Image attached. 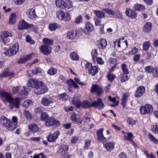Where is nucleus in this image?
<instances>
[{"mask_svg":"<svg viewBox=\"0 0 158 158\" xmlns=\"http://www.w3.org/2000/svg\"><path fill=\"white\" fill-rule=\"evenodd\" d=\"M104 10L108 14L112 16L115 15V12L112 9H105Z\"/></svg>","mask_w":158,"mask_h":158,"instance_id":"53","label":"nucleus"},{"mask_svg":"<svg viewBox=\"0 0 158 158\" xmlns=\"http://www.w3.org/2000/svg\"><path fill=\"white\" fill-rule=\"evenodd\" d=\"M78 140V137L74 136L72 137L71 139V143L72 144H75Z\"/></svg>","mask_w":158,"mask_h":158,"instance_id":"58","label":"nucleus"},{"mask_svg":"<svg viewBox=\"0 0 158 158\" xmlns=\"http://www.w3.org/2000/svg\"><path fill=\"white\" fill-rule=\"evenodd\" d=\"M104 105L102 99L100 98H98L97 101H94L92 103V107H94L98 109L104 108Z\"/></svg>","mask_w":158,"mask_h":158,"instance_id":"10","label":"nucleus"},{"mask_svg":"<svg viewBox=\"0 0 158 158\" xmlns=\"http://www.w3.org/2000/svg\"><path fill=\"white\" fill-rule=\"evenodd\" d=\"M148 136L151 141L155 143H157L158 142V140L156 139L151 134L149 133Z\"/></svg>","mask_w":158,"mask_h":158,"instance_id":"51","label":"nucleus"},{"mask_svg":"<svg viewBox=\"0 0 158 158\" xmlns=\"http://www.w3.org/2000/svg\"><path fill=\"white\" fill-rule=\"evenodd\" d=\"M39 81L33 79H31L28 80L27 84L29 86L33 88L35 87L36 85H38V82Z\"/></svg>","mask_w":158,"mask_h":158,"instance_id":"22","label":"nucleus"},{"mask_svg":"<svg viewBox=\"0 0 158 158\" xmlns=\"http://www.w3.org/2000/svg\"><path fill=\"white\" fill-rule=\"evenodd\" d=\"M151 23L149 22H147L144 25L143 30V31L146 32H149L151 30Z\"/></svg>","mask_w":158,"mask_h":158,"instance_id":"30","label":"nucleus"},{"mask_svg":"<svg viewBox=\"0 0 158 158\" xmlns=\"http://www.w3.org/2000/svg\"><path fill=\"white\" fill-rule=\"evenodd\" d=\"M32 104V102L31 100H27L23 103V106L25 108L27 107L30 105Z\"/></svg>","mask_w":158,"mask_h":158,"instance_id":"44","label":"nucleus"},{"mask_svg":"<svg viewBox=\"0 0 158 158\" xmlns=\"http://www.w3.org/2000/svg\"><path fill=\"white\" fill-rule=\"evenodd\" d=\"M103 129L101 128L96 132V134L98 140L103 142L106 141V139L104 137L103 135Z\"/></svg>","mask_w":158,"mask_h":158,"instance_id":"15","label":"nucleus"},{"mask_svg":"<svg viewBox=\"0 0 158 158\" xmlns=\"http://www.w3.org/2000/svg\"><path fill=\"white\" fill-rule=\"evenodd\" d=\"M118 158H127V156L125 153L122 152L119 154Z\"/></svg>","mask_w":158,"mask_h":158,"instance_id":"64","label":"nucleus"},{"mask_svg":"<svg viewBox=\"0 0 158 158\" xmlns=\"http://www.w3.org/2000/svg\"><path fill=\"white\" fill-rule=\"evenodd\" d=\"M12 123H11L12 126L13 127V130L16 128L17 126L18 119L15 116H13L12 118Z\"/></svg>","mask_w":158,"mask_h":158,"instance_id":"38","label":"nucleus"},{"mask_svg":"<svg viewBox=\"0 0 158 158\" xmlns=\"http://www.w3.org/2000/svg\"><path fill=\"white\" fill-rule=\"evenodd\" d=\"M43 42L44 44V45H46L47 46H50L52 45L53 40L45 38L43 40Z\"/></svg>","mask_w":158,"mask_h":158,"instance_id":"27","label":"nucleus"},{"mask_svg":"<svg viewBox=\"0 0 158 158\" xmlns=\"http://www.w3.org/2000/svg\"><path fill=\"white\" fill-rule=\"evenodd\" d=\"M70 56L71 58L74 60H78L79 59V56L77 53L75 52L71 53Z\"/></svg>","mask_w":158,"mask_h":158,"instance_id":"43","label":"nucleus"},{"mask_svg":"<svg viewBox=\"0 0 158 158\" xmlns=\"http://www.w3.org/2000/svg\"><path fill=\"white\" fill-rule=\"evenodd\" d=\"M85 68L88 71L89 73L92 76L95 75L98 71V68L96 66H93L90 63H87L85 64Z\"/></svg>","mask_w":158,"mask_h":158,"instance_id":"6","label":"nucleus"},{"mask_svg":"<svg viewBox=\"0 0 158 158\" xmlns=\"http://www.w3.org/2000/svg\"><path fill=\"white\" fill-rule=\"evenodd\" d=\"M99 44L100 46V48L102 49L105 48L107 45V42L106 40L104 39H101L98 41Z\"/></svg>","mask_w":158,"mask_h":158,"instance_id":"31","label":"nucleus"},{"mask_svg":"<svg viewBox=\"0 0 158 158\" xmlns=\"http://www.w3.org/2000/svg\"><path fill=\"white\" fill-rule=\"evenodd\" d=\"M127 122L129 124L132 125H135L137 123L136 121L134 120L131 118H128Z\"/></svg>","mask_w":158,"mask_h":158,"instance_id":"57","label":"nucleus"},{"mask_svg":"<svg viewBox=\"0 0 158 158\" xmlns=\"http://www.w3.org/2000/svg\"><path fill=\"white\" fill-rule=\"evenodd\" d=\"M57 72V69L53 67H51L48 71V73L51 76L55 75Z\"/></svg>","mask_w":158,"mask_h":158,"instance_id":"36","label":"nucleus"},{"mask_svg":"<svg viewBox=\"0 0 158 158\" xmlns=\"http://www.w3.org/2000/svg\"><path fill=\"white\" fill-rule=\"evenodd\" d=\"M105 146L107 150L110 151L114 148V143L113 142H110L106 143Z\"/></svg>","mask_w":158,"mask_h":158,"instance_id":"24","label":"nucleus"},{"mask_svg":"<svg viewBox=\"0 0 158 158\" xmlns=\"http://www.w3.org/2000/svg\"><path fill=\"white\" fill-rule=\"evenodd\" d=\"M26 40L27 42L31 44H34L35 43V41L32 40L31 37L29 35L26 37Z\"/></svg>","mask_w":158,"mask_h":158,"instance_id":"52","label":"nucleus"},{"mask_svg":"<svg viewBox=\"0 0 158 158\" xmlns=\"http://www.w3.org/2000/svg\"><path fill=\"white\" fill-rule=\"evenodd\" d=\"M40 52L44 55H48L51 53L52 48L46 45H42L40 48Z\"/></svg>","mask_w":158,"mask_h":158,"instance_id":"9","label":"nucleus"},{"mask_svg":"<svg viewBox=\"0 0 158 158\" xmlns=\"http://www.w3.org/2000/svg\"><path fill=\"white\" fill-rule=\"evenodd\" d=\"M49 29L51 31H55L56 29L60 27V26L57 23L50 24L49 25Z\"/></svg>","mask_w":158,"mask_h":158,"instance_id":"32","label":"nucleus"},{"mask_svg":"<svg viewBox=\"0 0 158 158\" xmlns=\"http://www.w3.org/2000/svg\"><path fill=\"white\" fill-rule=\"evenodd\" d=\"M152 76L155 78L158 77V68L154 69V71L153 72Z\"/></svg>","mask_w":158,"mask_h":158,"instance_id":"62","label":"nucleus"},{"mask_svg":"<svg viewBox=\"0 0 158 158\" xmlns=\"http://www.w3.org/2000/svg\"><path fill=\"white\" fill-rule=\"evenodd\" d=\"M69 150L68 146L65 145H63L60 147L59 151L60 153H64L67 151Z\"/></svg>","mask_w":158,"mask_h":158,"instance_id":"37","label":"nucleus"},{"mask_svg":"<svg viewBox=\"0 0 158 158\" xmlns=\"http://www.w3.org/2000/svg\"><path fill=\"white\" fill-rule=\"evenodd\" d=\"M0 95L5 98L10 103V108L12 109L15 106L16 108L19 107L21 101L19 98L13 99L10 95L8 93L5 91H2L0 93Z\"/></svg>","mask_w":158,"mask_h":158,"instance_id":"1","label":"nucleus"},{"mask_svg":"<svg viewBox=\"0 0 158 158\" xmlns=\"http://www.w3.org/2000/svg\"><path fill=\"white\" fill-rule=\"evenodd\" d=\"M134 7L135 10L139 11H143L145 8L143 5L139 4H135Z\"/></svg>","mask_w":158,"mask_h":158,"instance_id":"34","label":"nucleus"},{"mask_svg":"<svg viewBox=\"0 0 158 158\" xmlns=\"http://www.w3.org/2000/svg\"><path fill=\"white\" fill-rule=\"evenodd\" d=\"M91 54L92 56L93 60H94V58H95L97 55V52L96 50L94 49L92 50Z\"/></svg>","mask_w":158,"mask_h":158,"instance_id":"63","label":"nucleus"},{"mask_svg":"<svg viewBox=\"0 0 158 158\" xmlns=\"http://www.w3.org/2000/svg\"><path fill=\"white\" fill-rule=\"evenodd\" d=\"M67 36L68 39L73 40L76 37V34L74 31L72 30L67 33Z\"/></svg>","mask_w":158,"mask_h":158,"instance_id":"26","label":"nucleus"},{"mask_svg":"<svg viewBox=\"0 0 158 158\" xmlns=\"http://www.w3.org/2000/svg\"><path fill=\"white\" fill-rule=\"evenodd\" d=\"M60 124L59 121L56 120L54 118H50L46 121L45 124L47 126H52L53 125H58Z\"/></svg>","mask_w":158,"mask_h":158,"instance_id":"12","label":"nucleus"},{"mask_svg":"<svg viewBox=\"0 0 158 158\" xmlns=\"http://www.w3.org/2000/svg\"><path fill=\"white\" fill-rule=\"evenodd\" d=\"M41 103L43 105L47 106L54 107L55 106L53 100L50 98L46 97L43 98Z\"/></svg>","mask_w":158,"mask_h":158,"instance_id":"7","label":"nucleus"},{"mask_svg":"<svg viewBox=\"0 0 158 158\" xmlns=\"http://www.w3.org/2000/svg\"><path fill=\"white\" fill-rule=\"evenodd\" d=\"M82 20V17L81 15H80L76 17L74 22L75 23L78 24L81 23Z\"/></svg>","mask_w":158,"mask_h":158,"instance_id":"54","label":"nucleus"},{"mask_svg":"<svg viewBox=\"0 0 158 158\" xmlns=\"http://www.w3.org/2000/svg\"><path fill=\"white\" fill-rule=\"evenodd\" d=\"M127 16L132 19H135L137 17V14L135 12L129 8H127L125 12Z\"/></svg>","mask_w":158,"mask_h":158,"instance_id":"14","label":"nucleus"},{"mask_svg":"<svg viewBox=\"0 0 158 158\" xmlns=\"http://www.w3.org/2000/svg\"><path fill=\"white\" fill-rule=\"evenodd\" d=\"M108 98L110 101L111 102H113L115 104H112L111 106H116L118 104L119 101H118L117 102L116 101V98H112L110 96L108 97Z\"/></svg>","mask_w":158,"mask_h":158,"instance_id":"48","label":"nucleus"},{"mask_svg":"<svg viewBox=\"0 0 158 158\" xmlns=\"http://www.w3.org/2000/svg\"><path fill=\"white\" fill-rule=\"evenodd\" d=\"M19 50V45L15 43L13 44L12 48L10 49V52H12L13 55L15 54Z\"/></svg>","mask_w":158,"mask_h":158,"instance_id":"25","label":"nucleus"},{"mask_svg":"<svg viewBox=\"0 0 158 158\" xmlns=\"http://www.w3.org/2000/svg\"><path fill=\"white\" fill-rule=\"evenodd\" d=\"M55 4L57 7L61 9H65L67 7L66 3L63 0H56Z\"/></svg>","mask_w":158,"mask_h":158,"instance_id":"16","label":"nucleus"},{"mask_svg":"<svg viewBox=\"0 0 158 158\" xmlns=\"http://www.w3.org/2000/svg\"><path fill=\"white\" fill-rule=\"evenodd\" d=\"M108 80L110 81H113L115 78V75L111 74H108L107 76Z\"/></svg>","mask_w":158,"mask_h":158,"instance_id":"56","label":"nucleus"},{"mask_svg":"<svg viewBox=\"0 0 158 158\" xmlns=\"http://www.w3.org/2000/svg\"><path fill=\"white\" fill-rule=\"evenodd\" d=\"M145 89L144 87L140 86L138 88L135 92V96L136 97H139L142 96L144 93Z\"/></svg>","mask_w":158,"mask_h":158,"instance_id":"17","label":"nucleus"},{"mask_svg":"<svg viewBox=\"0 0 158 158\" xmlns=\"http://www.w3.org/2000/svg\"><path fill=\"white\" fill-rule=\"evenodd\" d=\"M94 13L98 17V18H104L105 16V13L102 11L100 10H95Z\"/></svg>","mask_w":158,"mask_h":158,"instance_id":"35","label":"nucleus"},{"mask_svg":"<svg viewBox=\"0 0 158 158\" xmlns=\"http://www.w3.org/2000/svg\"><path fill=\"white\" fill-rule=\"evenodd\" d=\"M27 14L28 17L31 19H35L37 18L35 10L33 8L28 9L27 10Z\"/></svg>","mask_w":158,"mask_h":158,"instance_id":"11","label":"nucleus"},{"mask_svg":"<svg viewBox=\"0 0 158 158\" xmlns=\"http://www.w3.org/2000/svg\"><path fill=\"white\" fill-rule=\"evenodd\" d=\"M16 19V14L15 13L11 14L9 17V23L11 24H15Z\"/></svg>","mask_w":158,"mask_h":158,"instance_id":"33","label":"nucleus"},{"mask_svg":"<svg viewBox=\"0 0 158 158\" xmlns=\"http://www.w3.org/2000/svg\"><path fill=\"white\" fill-rule=\"evenodd\" d=\"M68 96L66 93H63L59 96V98L60 100L65 101L68 98Z\"/></svg>","mask_w":158,"mask_h":158,"instance_id":"45","label":"nucleus"},{"mask_svg":"<svg viewBox=\"0 0 158 158\" xmlns=\"http://www.w3.org/2000/svg\"><path fill=\"white\" fill-rule=\"evenodd\" d=\"M124 38L122 37L121 38L119 39L118 40H116L114 42V47L116 48L117 47L118 48H120L121 47L120 43L122 42L124 40Z\"/></svg>","mask_w":158,"mask_h":158,"instance_id":"39","label":"nucleus"},{"mask_svg":"<svg viewBox=\"0 0 158 158\" xmlns=\"http://www.w3.org/2000/svg\"><path fill=\"white\" fill-rule=\"evenodd\" d=\"M33 158H46V156L43 153H42L39 155H34Z\"/></svg>","mask_w":158,"mask_h":158,"instance_id":"60","label":"nucleus"},{"mask_svg":"<svg viewBox=\"0 0 158 158\" xmlns=\"http://www.w3.org/2000/svg\"><path fill=\"white\" fill-rule=\"evenodd\" d=\"M115 15L116 17L118 18L121 19L122 18V15L121 12L119 10H117L115 12Z\"/></svg>","mask_w":158,"mask_h":158,"instance_id":"61","label":"nucleus"},{"mask_svg":"<svg viewBox=\"0 0 158 158\" xmlns=\"http://www.w3.org/2000/svg\"><path fill=\"white\" fill-rule=\"evenodd\" d=\"M129 96V94L128 93L123 94L121 103L123 108H124L126 106V102Z\"/></svg>","mask_w":158,"mask_h":158,"instance_id":"23","label":"nucleus"},{"mask_svg":"<svg viewBox=\"0 0 158 158\" xmlns=\"http://www.w3.org/2000/svg\"><path fill=\"white\" fill-rule=\"evenodd\" d=\"M85 28L88 31H92L94 27L89 22L86 23L85 26Z\"/></svg>","mask_w":158,"mask_h":158,"instance_id":"42","label":"nucleus"},{"mask_svg":"<svg viewBox=\"0 0 158 158\" xmlns=\"http://www.w3.org/2000/svg\"><path fill=\"white\" fill-rule=\"evenodd\" d=\"M91 92L92 93H96L97 95H99L102 93L103 91L102 88L97 85H93L91 89Z\"/></svg>","mask_w":158,"mask_h":158,"instance_id":"13","label":"nucleus"},{"mask_svg":"<svg viewBox=\"0 0 158 158\" xmlns=\"http://www.w3.org/2000/svg\"><path fill=\"white\" fill-rule=\"evenodd\" d=\"M2 35L4 37L7 38L9 37H11L12 36V34L11 32L7 31H4L2 32Z\"/></svg>","mask_w":158,"mask_h":158,"instance_id":"47","label":"nucleus"},{"mask_svg":"<svg viewBox=\"0 0 158 158\" xmlns=\"http://www.w3.org/2000/svg\"><path fill=\"white\" fill-rule=\"evenodd\" d=\"M48 91V88L45 84L41 81L38 82V84L34 89L35 94H43Z\"/></svg>","mask_w":158,"mask_h":158,"instance_id":"2","label":"nucleus"},{"mask_svg":"<svg viewBox=\"0 0 158 158\" xmlns=\"http://www.w3.org/2000/svg\"><path fill=\"white\" fill-rule=\"evenodd\" d=\"M1 124L6 128L9 130H13V127L12 126L11 122L4 116H2L1 118Z\"/></svg>","mask_w":158,"mask_h":158,"instance_id":"4","label":"nucleus"},{"mask_svg":"<svg viewBox=\"0 0 158 158\" xmlns=\"http://www.w3.org/2000/svg\"><path fill=\"white\" fill-rule=\"evenodd\" d=\"M13 73H12L10 72L8 69H6L2 73L0 74V79H2L3 77H6L10 75H12Z\"/></svg>","mask_w":158,"mask_h":158,"instance_id":"28","label":"nucleus"},{"mask_svg":"<svg viewBox=\"0 0 158 158\" xmlns=\"http://www.w3.org/2000/svg\"><path fill=\"white\" fill-rule=\"evenodd\" d=\"M28 23L24 20L20 21L19 22L18 29L19 30H22L27 28Z\"/></svg>","mask_w":158,"mask_h":158,"instance_id":"19","label":"nucleus"},{"mask_svg":"<svg viewBox=\"0 0 158 158\" xmlns=\"http://www.w3.org/2000/svg\"><path fill=\"white\" fill-rule=\"evenodd\" d=\"M29 131L33 133H35L39 130V128L37 125L35 124H30L28 126Z\"/></svg>","mask_w":158,"mask_h":158,"instance_id":"21","label":"nucleus"},{"mask_svg":"<svg viewBox=\"0 0 158 158\" xmlns=\"http://www.w3.org/2000/svg\"><path fill=\"white\" fill-rule=\"evenodd\" d=\"M121 68L122 69L123 74H127L129 73L128 69L127 68V66L125 64H123L121 65Z\"/></svg>","mask_w":158,"mask_h":158,"instance_id":"49","label":"nucleus"},{"mask_svg":"<svg viewBox=\"0 0 158 158\" xmlns=\"http://www.w3.org/2000/svg\"><path fill=\"white\" fill-rule=\"evenodd\" d=\"M57 17L60 20H64L66 22L69 21L71 19V17L69 13L65 12L61 10H58L56 12Z\"/></svg>","mask_w":158,"mask_h":158,"instance_id":"3","label":"nucleus"},{"mask_svg":"<svg viewBox=\"0 0 158 158\" xmlns=\"http://www.w3.org/2000/svg\"><path fill=\"white\" fill-rule=\"evenodd\" d=\"M80 107L86 108L92 107V104H90L87 101L85 100L80 103Z\"/></svg>","mask_w":158,"mask_h":158,"instance_id":"29","label":"nucleus"},{"mask_svg":"<svg viewBox=\"0 0 158 158\" xmlns=\"http://www.w3.org/2000/svg\"><path fill=\"white\" fill-rule=\"evenodd\" d=\"M66 3L67 5V7H68V8H71L73 7V3L71 1L68 0L67 1Z\"/></svg>","mask_w":158,"mask_h":158,"instance_id":"59","label":"nucleus"},{"mask_svg":"<svg viewBox=\"0 0 158 158\" xmlns=\"http://www.w3.org/2000/svg\"><path fill=\"white\" fill-rule=\"evenodd\" d=\"M60 133L59 131L51 132L47 137L48 140L50 142H55L58 139Z\"/></svg>","mask_w":158,"mask_h":158,"instance_id":"8","label":"nucleus"},{"mask_svg":"<svg viewBox=\"0 0 158 158\" xmlns=\"http://www.w3.org/2000/svg\"><path fill=\"white\" fill-rule=\"evenodd\" d=\"M145 70L147 73H151L154 71V68L152 66H149L145 68Z\"/></svg>","mask_w":158,"mask_h":158,"instance_id":"41","label":"nucleus"},{"mask_svg":"<svg viewBox=\"0 0 158 158\" xmlns=\"http://www.w3.org/2000/svg\"><path fill=\"white\" fill-rule=\"evenodd\" d=\"M122 132L123 134L127 135H124L123 138L131 142H133L132 138L134 137V136L131 132H128L127 133L123 131H122Z\"/></svg>","mask_w":158,"mask_h":158,"instance_id":"20","label":"nucleus"},{"mask_svg":"<svg viewBox=\"0 0 158 158\" xmlns=\"http://www.w3.org/2000/svg\"><path fill=\"white\" fill-rule=\"evenodd\" d=\"M32 72L33 74H37L38 73H41V69L38 68H35L32 70Z\"/></svg>","mask_w":158,"mask_h":158,"instance_id":"55","label":"nucleus"},{"mask_svg":"<svg viewBox=\"0 0 158 158\" xmlns=\"http://www.w3.org/2000/svg\"><path fill=\"white\" fill-rule=\"evenodd\" d=\"M128 79V77L127 74H123L121 76L120 80L122 82H124Z\"/></svg>","mask_w":158,"mask_h":158,"instance_id":"46","label":"nucleus"},{"mask_svg":"<svg viewBox=\"0 0 158 158\" xmlns=\"http://www.w3.org/2000/svg\"><path fill=\"white\" fill-rule=\"evenodd\" d=\"M152 111L153 108L152 106L148 104H146L145 106H141L140 108V113L143 115L151 113Z\"/></svg>","mask_w":158,"mask_h":158,"instance_id":"5","label":"nucleus"},{"mask_svg":"<svg viewBox=\"0 0 158 158\" xmlns=\"http://www.w3.org/2000/svg\"><path fill=\"white\" fill-rule=\"evenodd\" d=\"M23 115L27 119H31L32 118L31 114L28 110H25L23 112Z\"/></svg>","mask_w":158,"mask_h":158,"instance_id":"40","label":"nucleus"},{"mask_svg":"<svg viewBox=\"0 0 158 158\" xmlns=\"http://www.w3.org/2000/svg\"><path fill=\"white\" fill-rule=\"evenodd\" d=\"M80 97L78 95H75V97L72 100V102L73 104L75 105V107L77 108L80 107V102L79 101Z\"/></svg>","mask_w":158,"mask_h":158,"instance_id":"18","label":"nucleus"},{"mask_svg":"<svg viewBox=\"0 0 158 158\" xmlns=\"http://www.w3.org/2000/svg\"><path fill=\"white\" fill-rule=\"evenodd\" d=\"M150 46V43L149 41H147L143 43V50H148Z\"/></svg>","mask_w":158,"mask_h":158,"instance_id":"50","label":"nucleus"}]
</instances>
